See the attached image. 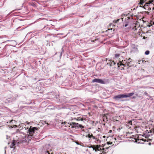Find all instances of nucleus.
<instances>
[{
  "label": "nucleus",
  "instance_id": "nucleus-8",
  "mask_svg": "<svg viewBox=\"0 0 154 154\" xmlns=\"http://www.w3.org/2000/svg\"><path fill=\"white\" fill-rule=\"evenodd\" d=\"M111 146H110L109 147H108L106 148V149L104 148H103V154H111V153H110L109 154L108 153V149H110Z\"/></svg>",
  "mask_w": 154,
  "mask_h": 154
},
{
  "label": "nucleus",
  "instance_id": "nucleus-21",
  "mask_svg": "<svg viewBox=\"0 0 154 154\" xmlns=\"http://www.w3.org/2000/svg\"><path fill=\"white\" fill-rule=\"evenodd\" d=\"M149 53V51L148 50H147L145 52V54L146 55H148Z\"/></svg>",
  "mask_w": 154,
  "mask_h": 154
},
{
  "label": "nucleus",
  "instance_id": "nucleus-31",
  "mask_svg": "<svg viewBox=\"0 0 154 154\" xmlns=\"http://www.w3.org/2000/svg\"><path fill=\"white\" fill-rule=\"evenodd\" d=\"M92 137L94 139H95H95H96V138L94 136H93H93H92Z\"/></svg>",
  "mask_w": 154,
  "mask_h": 154
},
{
  "label": "nucleus",
  "instance_id": "nucleus-2",
  "mask_svg": "<svg viewBox=\"0 0 154 154\" xmlns=\"http://www.w3.org/2000/svg\"><path fill=\"white\" fill-rule=\"evenodd\" d=\"M140 6L143 7L153 5L152 10H154V0H140L139 3Z\"/></svg>",
  "mask_w": 154,
  "mask_h": 154
},
{
  "label": "nucleus",
  "instance_id": "nucleus-20",
  "mask_svg": "<svg viewBox=\"0 0 154 154\" xmlns=\"http://www.w3.org/2000/svg\"><path fill=\"white\" fill-rule=\"evenodd\" d=\"M121 20V21L122 22L123 20V18H120L119 19H118L117 20H116L117 22V23L120 20Z\"/></svg>",
  "mask_w": 154,
  "mask_h": 154
},
{
  "label": "nucleus",
  "instance_id": "nucleus-37",
  "mask_svg": "<svg viewBox=\"0 0 154 154\" xmlns=\"http://www.w3.org/2000/svg\"><path fill=\"white\" fill-rule=\"evenodd\" d=\"M55 77L56 78V76H57V74H55Z\"/></svg>",
  "mask_w": 154,
  "mask_h": 154
},
{
  "label": "nucleus",
  "instance_id": "nucleus-22",
  "mask_svg": "<svg viewBox=\"0 0 154 154\" xmlns=\"http://www.w3.org/2000/svg\"><path fill=\"white\" fill-rule=\"evenodd\" d=\"M120 56V54H116L115 55V56L116 58H118L119 57V56Z\"/></svg>",
  "mask_w": 154,
  "mask_h": 154
},
{
  "label": "nucleus",
  "instance_id": "nucleus-35",
  "mask_svg": "<svg viewBox=\"0 0 154 154\" xmlns=\"http://www.w3.org/2000/svg\"><path fill=\"white\" fill-rule=\"evenodd\" d=\"M121 68H122V69H121L122 70V69H124V68H123L122 69V67H123V66H121Z\"/></svg>",
  "mask_w": 154,
  "mask_h": 154
},
{
  "label": "nucleus",
  "instance_id": "nucleus-29",
  "mask_svg": "<svg viewBox=\"0 0 154 154\" xmlns=\"http://www.w3.org/2000/svg\"><path fill=\"white\" fill-rule=\"evenodd\" d=\"M13 126L12 128H15L17 127V126L16 125H13Z\"/></svg>",
  "mask_w": 154,
  "mask_h": 154
},
{
  "label": "nucleus",
  "instance_id": "nucleus-28",
  "mask_svg": "<svg viewBox=\"0 0 154 154\" xmlns=\"http://www.w3.org/2000/svg\"><path fill=\"white\" fill-rule=\"evenodd\" d=\"M143 60H139L138 61V62H139V64H140V63H143Z\"/></svg>",
  "mask_w": 154,
  "mask_h": 154
},
{
  "label": "nucleus",
  "instance_id": "nucleus-32",
  "mask_svg": "<svg viewBox=\"0 0 154 154\" xmlns=\"http://www.w3.org/2000/svg\"><path fill=\"white\" fill-rule=\"evenodd\" d=\"M93 150H94L95 152H97V150H99V149H94V148H93Z\"/></svg>",
  "mask_w": 154,
  "mask_h": 154
},
{
  "label": "nucleus",
  "instance_id": "nucleus-42",
  "mask_svg": "<svg viewBox=\"0 0 154 154\" xmlns=\"http://www.w3.org/2000/svg\"><path fill=\"white\" fill-rule=\"evenodd\" d=\"M82 131H84V130H82Z\"/></svg>",
  "mask_w": 154,
  "mask_h": 154
},
{
  "label": "nucleus",
  "instance_id": "nucleus-15",
  "mask_svg": "<svg viewBox=\"0 0 154 154\" xmlns=\"http://www.w3.org/2000/svg\"><path fill=\"white\" fill-rule=\"evenodd\" d=\"M127 66L128 67L127 68H128V67L132 66V64L131 62H127Z\"/></svg>",
  "mask_w": 154,
  "mask_h": 154
},
{
  "label": "nucleus",
  "instance_id": "nucleus-14",
  "mask_svg": "<svg viewBox=\"0 0 154 154\" xmlns=\"http://www.w3.org/2000/svg\"><path fill=\"white\" fill-rule=\"evenodd\" d=\"M29 4L30 5L32 6L33 7L36 8V5L35 3H33L32 2H30L29 3Z\"/></svg>",
  "mask_w": 154,
  "mask_h": 154
},
{
  "label": "nucleus",
  "instance_id": "nucleus-17",
  "mask_svg": "<svg viewBox=\"0 0 154 154\" xmlns=\"http://www.w3.org/2000/svg\"><path fill=\"white\" fill-rule=\"evenodd\" d=\"M149 135V134H143L142 135V136L143 137H145L146 138H147L148 137Z\"/></svg>",
  "mask_w": 154,
  "mask_h": 154
},
{
  "label": "nucleus",
  "instance_id": "nucleus-16",
  "mask_svg": "<svg viewBox=\"0 0 154 154\" xmlns=\"http://www.w3.org/2000/svg\"><path fill=\"white\" fill-rule=\"evenodd\" d=\"M63 47H62V48H61V52H60V58H61V56H62V54L64 52V50L63 49Z\"/></svg>",
  "mask_w": 154,
  "mask_h": 154
},
{
  "label": "nucleus",
  "instance_id": "nucleus-30",
  "mask_svg": "<svg viewBox=\"0 0 154 154\" xmlns=\"http://www.w3.org/2000/svg\"><path fill=\"white\" fill-rule=\"evenodd\" d=\"M113 23H117V22L116 20H114L113 21Z\"/></svg>",
  "mask_w": 154,
  "mask_h": 154
},
{
  "label": "nucleus",
  "instance_id": "nucleus-34",
  "mask_svg": "<svg viewBox=\"0 0 154 154\" xmlns=\"http://www.w3.org/2000/svg\"><path fill=\"white\" fill-rule=\"evenodd\" d=\"M96 140H97V141H100V140L98 139H97V138H96Z\"/></svg>",
  "mask_w": 154,
  "mask_h": 154
},
{
  "label": "nucleus",
  "instance_id": "nucleus-27",
  "mask_svg": "<svg viewBox=\"0 0 154 154\" xmlns=\"http://www.w3.org/2000/svg\"><path fill=\"white\" fill-rule=\"evenodd\" d=\"M88 137L89 138H92V136H93V135L92 134H88Z\"/></svg>",
  "mask_w": 154,
  "mask_h": 154
},
{
  "label": "nucleus",
  "instance_id": "nucleus-13",
  "mask_svg": "<svg viewBox=\"0 0 154 154\" xmlns=\"http://www.w3.org/2000/svg\"><path fill=\"white\" fill-rule=\"evenodd\" d=\"M11 46H12V45H10L9 46H7L6 45L3 49L2 51V52L3 53H4V52H5V51H6V50L7 49H8L9 48H10V47H11Z\"/></svg>",
  "mask_w": 154,
  "mask_h": 154
},
{
  "label": "nucleus",
  "instance_id": "nucleus-5",
  "mask_svg": "<svg viewBox=\"0 0 154 154\" xmlns=\"http://www.w3.org/2000/svg\"><path fill=\"white\" fill-rule=\"evenodd\" d=\"M124 98H125L124 94H121L114 96L113 99L116 100H118L119 99Z\"/></svg>",
  "mask_w": 154,
  "mask_h": 154
},
{
  "label": "nucleus",
  "instance_id": "nucleus-41",
  "mask_svg": "<svg viewBox=\"0 0 154 154\" xmlns=\"http://www.w3.org/2000/svg\"><path fill=\"white\" fill-rule=\"evenodd\" d=\"M111 30H113V29H111Z\"/></svg>",
  "mask_w": 154,
  "mask_h": 154
},
{
  "label": "nucleus",
  "instance_id": "nucleus-4",
  "mask_svg": "<svg viewBox=\"0 0 154 154\" xmlns=\"http://www.w3.org/2000/svg\"><path fill=\"white\" fill-rule=\"evenodd\" d=\"M93 82H97L102 84H104L105 82L102 79H94L92 81Z\"/></svg>",
  "mask_w": 154,
  "mask_h": 154
},
{
  "label": "nucleus",
  "instance_id": "nucleus-12",
  "mask_svg": "<svg viewBox=\"0 0 154 154\" xmlns=\"http://www.w3.org/2000/svg\"><path fill=\"white\" fill-rule=\"evenodd\" d=\"M134 94V93L132 92L131 93H128L126 94H124L125 98L130 97L133 96Z\"/></svg>",
  "mask_w": 154,
  "mask_h": 154
},
{
  "label": "nucleus",
  "instance_id": "nucleus-40",
  "mask_svg": "<svg viewBox=\"0 0 154 154\" xmlns=\"http://www.w3.org/2000/svg\"><path fill=\"white\" fill-rule=\"evenodd\" d=\"M148 131V130H146V132H147Z\"/></svg>",
  "mask_w": 154,
  "mask_h": 154
},
{
  "label": "nucleus",
  "instance_id": "nucleus-10",
  "mask_svg": "<svg viewBox=\"0 0 154 154\" xmlns=\"http://www.w3.org/2000/svg\"><path fill=\"white\" fill-rule=\"evenodd\" d=\"M107 63V64L110 66H112L116 64V63L114 61L109 60Z\"/></svg>",
  "mask_w": 154,
  "mask_h": 154
},
{
  "label": "nucleus",
  "instance_id": "nucleus-33",
  "mask_svg": "<svg viewBox=\"0 0 154 154\" xmlns=\"http://www.w3.org/2000/svg\"><path fill=\"white\" fill-rule=\"evenodd\" d=\"M10 41V40H7L6 41H5V42H3L2 43H3L5 42H9V41Z\"/></svg>",
  "mask_w": 154,
  "mask_h": 154
},
{
  "label": "nucleus",
  "instance_id": "nucleus-25",
  "mask_svg": "<svg viewBox=\"0 0 154 154\" xmlns=\"http://www.w3.org/2000/svg\"><path fill=\"white\" fill-rule=\"evenodd\" d=\"M126 60H127V62H131V59L130 58H129L128 59H126Z\"/></svg>",
  "mask_w": 154,
  "mask_h": 154
},
{
  "label": "nucleus",
  "instance_id": "nucleus-18",
  "mask_svg": "<svg viewBox=\"0 0 154 154\" xmlns=\"http://www.w3.org/2000/svg\"><path fill=\"white\" fill-rule=\"evenodd\" d=\"M128 21H126L125 22V24L124 25V26L125 27H127L128 25Z\"/></svg>",
  "mask_w": 154,
  "mask_h": 154
},
{
  "label": "nucleus",
  "instance_id": "nucleus-24",
  "mask_svg": "<svg viewBox=\"0 0 154 154\" xmlns=\"http://www.w3.org/2000/svg\"><path fill=\"white\" fill-rule=\"evenodd\" d=\"M144 94L148 97H149V95L146 92H145Z\"/></svg>",
  "mask_w": 154,
  "mask_h": 154
},
{
  "label": "nucleus",
  "instance_id": "nucleus-43",
  "mask_svg": "<svg viewBox=\"0 0 154 154\" xmlns=\"http://www.w3.org/2000/svg\"><path fill=\"white\" fill-rule=\"evenodd\" d=\"M123 15H122V16H123Z\"/></svg>",
  "mask_w": 154,
  "mask_h": 154
},
{
  "label": "nucleus",
  "instance_id": "nucleus-7",
  "mask_svg": "<svg viewBox=\"0 0 154 154\" xmlns=\"http://www.w3.org/2000/svg\"><path fill=\"white\" fill-rule=\"evenodd\" d=\"M62 124L65 127L69 128L70 126H71V122L70 123L64 122H62Z\"/></svg>",
  "mask_w": 154,
  "mask_h": 154
},
{
  "label": "nucleus",
  "instance_id": "nucleus-36",
  "mask_svg": "<svg viewBox=\"0 0 154 154\" xmlns=\"http://www.w3.org/2000/svg\"><path fill=\"white\" fill-rule=\"evenodd\" d=\"M142 140L143 141H145V140H144V139H142Z\"/></svg>",
  "mask_w": 154,
  "mask_h": 154
},
{
  "label": "nucleus",
  "instance_id": "nucleus-19",
  "mask_svg": "<svg viewBox=\"0 0 154 154\" xmlns=\"http://www.w3.org/2000/svg\"><path fill=\"white\" fill-rule=\"evenodd\" d=\"M77 120H78V121H83V119L82 118L80 117L78 118Z\"/></svg>",
  "mask_w": 154,
  "mask_h": 154
},
{
  "label": "nucleus",
  "instance_id": "nucleus-6",
  "mask_svg": "<svg viewBox=\"0 0 154 154\" xmlns=\"http://www.w3.org/2000/svg\"><path fill=\"white\" fill-rule=\"evenodd\" d=\"M42 154H53V152L51 149L50 151L44 149L42 152Z\"/></svg>",
  "mask_w": 154,
  "mask_h": 154
},
{
  "label": "nucleus",
  "instance_id": "nucleus-23",
  "mask_svg": "<svg viewBox=\"0 0 154 154\" xmlns=\"http://www.w3.org/2000/svg\"><path fill=\"white\" fill-rule=\"evenodd\" d=\"M152 26V24L149 23H148L147 24V26L148 27H150L151 26Z\"/></svg>",
  "mask_w": 154,
  "mask_h": 154
},
{
  "label": "nucleus",
  "instance_id": "nucleus-26",
  "mask_svg": "<svg viewBox=\"0 0 154 154\" xmlns=\"http://www.w3.org/2000/svg\"><path fill=\"white\" fill-rule=\"evenodd\" d=\"M128 123L129 125H131L132 124V121H129L128 122Z\"/></svg>",
  "mask_w": 154,
  "mask_h": 154
},
{
  "label": "nucleus",
  "instance_id": "nucleus-38",
  "mask_svg": "<svg viewBox=\"0 0 154 154\" xmlns=\"http://www.w3.org/2000/svg\"><path fill=\"white\" fill-rule=\"evenodd\" d=\"M110 151H111V153H111V154H112V151L111 150H110Z\"/></svg>",
  "mask_w": 154,
  "mask_h": 154
},
{
  "label": "nucleus",
  "instance_id": "nucleus-1",
  "mask_svg": "<svg viewBox=\"0 0 154 154\" xmlns=\"http://www.w3.org/2000/svg\"><path fill=\"white\" fill-rule=\"evenodd\" d=\"M38 131L37 127L31 126L28 129L27 134L25 136L26 141L29 142L31 139L35 137L37 135Z\"/></svg>",
  "mask_w": 154,
  "mask_h": 154
},
{
  "label": "nucleus",
  "instance_id": "nucleus-11",
  "mask_svg": "<svg viewBox=\"0 0 154 154\" xmlns=\"http://www.w3.org/2000/svg\"><path fill=\"white\" fill-rule=\"evenodd\" d=\"M17 141L15 140H13L11 144L10 145V147L11 148H14V146L16 145Z\"/></svg>",
  "mask_w": 154,
  "mask_h": 154
},
{
  "label": "nucleus",
  "instance_id": "nucleus-9",
  "mask_svg": "<svg viewBox=\"0 0 154 154\" xmlns=\"http://www.w3.org/2000/svg\"><path fill=\"white\" fill-rule=\"evenodd\" d=\"M127 60H122V63H121L120 64V66H123V67H122V69L123 68L125 67L126 66V65L125 64L127 63Z\"/></svg>",
  "mask_w": 154,
  "mask_h": 154
},
{
  "label": "nucleus",
  "instance_id": "nucleus-3",
  "mask_svg": "<svg viewBox=\"0 0 154 154\" xmlns=\"http://www.w3.org/2000/svg\"><path fill=\"white\" fill-rule=\"evenodd\" d=\"M72 128H80L81 129L84 128V126L82 125L79 124L78 123L71 122V127Z\"/></svg>",
  "mask_w": 154,
  "mask_h": 154
},
{
  "label": "nucleus",
  "instance_id": "nucleus-39",
  "mask_svg": "<svg viewBox=\"0 0 154 154\" xmlns=\"http://www.w3.org/2000/svg\"><path fill=\"white\" fill-rule=\"evenodd\" d=\"M112 131L111 130H110L109 132H111Z\"/></svg>",
  "mask_w": 154,
  "mask_h": 154
}]
</instances>
